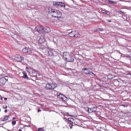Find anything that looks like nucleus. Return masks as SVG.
I'll list each match as a JSON object with an SVG mask.
<instances>
[{
	"label": "nucleus",
	"instance_id": "f257e3e1",
	"mask_svg": "<svg viewBox=\"0 0 131 131\" xmlns=\"http://www.w3.org/2000/svg\"><path fill=\"white\" fill-rule=\"evenodd\" d=\"M49 13H50L51 15L54 18H58V19H61L62 17V13L60 11L52 8L48 9Z\"/></svg>",
	"mask_w": 131,
	"mask_h": 131
},
{
	"label": "nucleus",
	"instance_id": "f03ea898",
	"mask_svg": "<svg viewBox=\"0 0 131 131\" xmlns=\"http://www.w3.org/2000/svg\"><path fill=\"white\" fill-rule=\"evenodd\" d=\"M63 57L67 62H74V59L72 58L70 53L64 52L63 53Z\"/></svg>",
	"mask_w": 131,
	"mask_h": 131
},
{
	"label": "nucleus",
	"instance_id": "7ed1b4c3",
	"mask_svg": "<svg viewBox=\"0 0 131 131\" xmlns=\"http://www.w3.org/2000/svg\"><path fill=\"white\" fill-rule=\"evenodd\" d=\"M69 36L70 37H79V33L77 31H72L69 33Z\"/></svg>",
	"mask_w": 131,
	"mask_h": 131
},
{
	"label": "nucleus",
	"instance_id": "20e7f679",
	"mask_svg": "<svg viewBox=\"0 0 131 131\" xmlns=\"http://www.w3.org/2000/svg\"><path fill=\"white\" fill-rule=\"evenodd\" d=\"M46 89L47 90H54V89H56L57 88V84L52 83V84H47L46 86Z\"/></svg>",
	"mask_w": 131,
	"mask_h": 131
},
{
	"label": "nucleus",
	"instance_id": "39448f33",
	"mask_svg": "<svg viewBox=\"0 0 131 131\" xmlns=\"http://www.w3.org/2000/svg\"><path fill=\"white\" fill-rule=\"evenodd\" d=\"M23 53H28V54H29V55L32 54V53H33V49H31L29 48H27V47H26V48H24L23 50Z\"/></svg>",
	"mask_w": 131,
	"mask_h": 131
},
{
	"label": "nucleus",
	"instance_id": "423d86ee",
	"mask_svg": "<svg viewBox=\"0 0 131 131\" xmlns=\"http://www.w3.org/2000/svg\"><path fill=\"white\" fill-rule=\"evenodd\" d=\"M35 31H37L39 33H43L45 30H43V27L39 26L36 27Z\"/></svg>",
	"mask_w": 131,
	"mask_h": 131
},
{
	"label": "nucleus",
	"instance_id": "0eeeda50",
	"mask_svg": "<svg viewBox=\"0 0 131 131\" xmlns=\"http://www.w3.org/2000/svg\"><path fill=\"white\" fill-rule=\"evenodd\" d=\"M14 60L17 62H21L24 60V58L19 55H16L15 56Z\"/></svg>",
	"mask_w": 131,
	"mask_h": 131
},
{
	"label": "nucleus",
	"instance_id": "6e6552de",
	"mask_svg": "<svg viewBox=\"0 0 131 131\" xmlns=\"http://www.w3.org/2000/svg\"><path fill=\"white\" fill-rule=\"evenodd\" d=\"M82 71L84 74H90V75H92L93 74V75H95V74L93 73V72H91L86 68H84L82 69Z\"/></svg>",
	"mask_w": 131,
	"mask_h": 131
},
{
	"label": "nucleus",
	"instance_id": "1a4fd4ad",
	"mask_svg": "<svg viewBox=\"0 0 131 131\" xmlns=\"http://www.w3.org/2000/svg\"><path fill=\"white\" fill-rule=\"evenodd\" d=\"M86 111H88V112H89V113H92V112H96V111H97V107H94L92 108H86Z\"/></svg>",
	"mask_w": 131,
	"mask_h": 131
},
{
	"label": "nucleus",
	"instance_id": "9d476101",
	"mask_svg": "<svg viewBox=\"0 0 131 131\" xmlns=\"http://www.w3.org/2000/svg\"><path fill=\"white\" fill-rule=\"evenodd\" d=\"M48 55L50 57H53L54 56V50L52 49H48L47 50Z\"/></svg>",
	"mask_w": 131,
	"mask_h": 131
},
{
	"label": "nucleus",
	"instance_id": "9b49d317",
	"mask_svg": "<svg viewBox=\"0 0 131 131\" xmlns=\"http://www.w3.org/2000/svg\"><path fill=\"white\" fill-rule=\"evenodd\" d=\"M44 32L46 33H49L51 32V29L49 27H46L45 28H43Z\"/></svg>",
	"mask_w": 131,
	"mask_h": 131
},
{
	"label": "nucleus",
	"instance_id": "f8f14e48",
	"mask_svg": "<svg viewBox=\"0 0 131 131\" xmlns=\"http://www.w3.org/2000/svg\"><path fill=\"white\" fill-rule=\"evenodd\" d=\"M46 41V39H45V37H41L39 39V43H43Z\"/></svg>",
	"mask_w": 131,
	"mask_h": 131
},
{
	"label": "nucleus",
	"instance_id": "ddd939ff",
	"mask_svg": "<svg viewBox=\"0 0 131 131\" xmlns=\"http://www.w3.org/2000/svg\"><path fill=\"white\" fill-rule=\"evenodd\" d=\"M23 74L24 75V76H22L23 78L29 79V78L28 77V76H27V74L26 73V72H23Z\"/></svg>",
	"mask_w": 131,
	"mask_h": 131
},
{
	"label": "nucleus",
	"instance_id": "4468645a",
	"mask_svg": "<svg viewBox=\"0 0 131 131\" xmlns=\"http://www.w3.org/2000/svg\"><path fill=\"white\" fill-rule=\"evenodd\" d=\"M58 7H60L61 8H65L66 5L63 2H59Z\"/></svg>",
	"mask_w": 131,
	"mask_h": 131
},
{
	"label": "nucleus",
	"instance_id": "2eb2a0df",
	"mask_svg": "<svg viewBox=\"0 0 131 131\" xmlns=\"http://www.w3.org/2000/svg\"><path fill=\"white\" fill-rule=\"evenodd\" d=\"M9 118H10V116H6L4 117V118H3V120H2V121H7V120H8Z\"/></svg>",
	"mask_w": 131,
	"mask_h": 131
},
{
	"label": "nucleus",
	"instance_id": "dca6fc26",
	"mask_svg": "<svg viewBox=\"0 0 131 131\" xmlns=\"http://www.w3.org/2000/svg\"><path fill=\"white\" fill-rule=\"evenodd\" d=\"M5 79L6 78H3L2 79H0V84L1 85H4V84H5V82H3L2 84H1V83H2V81H4V80H5Z\"/></svg>",
	"mask_w": 131,
	"mask_h": 131
},
{
	"label": "nucleus",
	"instance_id": "f3484780",
	"mask_svg": "<svg viewBox=\"0 0 131 131\" xmlns=\"http://www.w3.org/2000/svg\"><path fill=\"white\" fill-rule=\"evenodd\" d=\"M53 6L54 7H59V2H53Z\"/></svg>",
	"mask_w": 131,
	"mask_h": 131
},
{
	"label": "nucleus",
	"instance_id": "a211bd4d",
	"mask_svg": "<svg viewBox=\"0 0 131 131\" xmlns=\"http://www.w3.org/2000/svg\"><path fill=\"white\" fill-rule=\"evenodd\" d=\"M98 131H105V128L101 127L98 129Z\"/></svg>",
	"mask_w": 131,
	"mask_h": 131
},
{
	"label": "nucleus",
	"instance_id": "6ab92c4d",
	"mask_svg": "<svg viewBox=\"0 0 131 131\" xmlns=\"http://www.w3.org/2000/svg\"><path fill=\"white\" fill-rule=\"evenodd\" d=\"M37 131H45V130L42 128H39Z\"/></svg>",
	"mask_w": 131,
	"mask_h": 131
},
{
	"label": "nucleus",
	"instance_id": "aec40b11",
	"mask_svg": "<svg viewBox=\"0 0 131 131\" xmlns=\"http://www.w3.org/2000/svg\"><path fill=\"white\" fill-rule=\"evenodd\" d=\"M35 73H36V71H35V70H32V74H35Z\"/></svg>",
	"mask_w": 131,
	"mask_h": 131
},
{
	"label": "nucleus",
	"instance_id": "412c9836",
	"mask_svg": "<svg viewBox=\"0 0 131 131\" xmlns=\"http://www.w3.org/2000/svg\"><path fill=\"white\" fill-rule=\"evenodd\" d=\"M12 124H13L14 125H15L16 124V121H12Z\"/></svg>",
	"mask_w": 131,
	"mask_h": 131
},
{
	"label": "nucleus",
	"instance_id": "4be33fe9",
	"mask_svg": "<svg viewBox=\"0 0 131 131\" xmlns=\"http://www.w3.org/2000/svg\"><path fill=\"white\" fill-rule=\"evenodd\" d=\"M109 3H110V4H115V3L112 1H109Z\"/></svg>",
	"mask_w": 131,
	"mask_h": 131
},
{
	"label": "nucleus",
	"instance_id": "5701e85b",
	"mask_svg": "<svg viewBox=\"0 0 131 131\" xmlns=\"http://www.w3.org/2000/svg\"><path fill=\"white\" fill-rule=\"evenodd\" d=\"M30 70V69H29V70H26V71H27V72H28V73H29V74H30L31 72H30V71H29Z\"/></svg>",
	"mask_w": 131,
	"mask_h": 131
},
{
	"label": "nucleus",
	"instance_id": "b1692460",
	"mask_svg": "<svg viewBox=\"0 0 131 131\" xmlns=\"http://www.w3.org/2000/svg\"><path fill=\"white\" fill-rule=\"evenodd\" d=\"M61 99H64V97H65V96L63 95H61Z\"/></svg>",
	"mask_w": 131,
	"mask_h": 131
},
{
	"label": "nucleus",
	"instance_id": "393cba45",
	"mask_svg": "<svg viewBox=\"0 0 131 131\" xmlns=\"http://www.w3.org/2000/svg\"><path fill=\"white\" fill-rule=\"evenodd\" d=\"M107 12L105 11V10H102V13H103V14H106Z\"/></svg>",
	"mask_w": 131,
	"mask_h": 131
},
{
	"label": "nucleus",
	"instance_id": "a878e982",
	"mask_svg": "<svg viewBox=\"0 0 131 131\" xmlns=\"http://www.w3.org/2000/svg\"><path fill=\"white\" fill-rule=\"evenodd\" d=\"M105 14H106V15H110V12H106L105 13Z\"/></svg>",
	"mask_w": 131,
	"mask_h": 131
},
{
	"label": "nucleus",
	"instance_id": "bb28decb",
	"mask_svg": "<svg viewBox=\"0 0 131 131\" xmlns=\"http://www.w3.org/2000/svg\"><path fill=\"white\" fill-rule=\"evenodd\" d=\"M3 108L4 109H7L8 108V106H6L5 107L4 106Z\"/></svg>",
	"mask_w": 131,
	"mask_h": 131
},
{
	"label": "nucleus",
	"instance_id": "cd10ccee",
	"mask_svg": "<svg viewBox=\"0 0 131 131\" xmlns=\"http://www.w3.org/2000/svg\"><path fill=\"white\" fill-rule=\"evenodd\" d=\"M5 113H7V112H8V110H6L5 111Z\"/></svg>",
	"mask_w": 131,
	"mask_h": 131
},
{
	"label": "nucleus",
	"instance_id": "c85d7f7f",
	"mask_svg": "<svg viewBox=\"0 0 131 131\" xmlns=\"http://www.w3.org/2000/svg\"><path fill=\"white\" fill-rule=\"evenodd\" d=\"M40 111H41V110H39L38 111V112H40Z\"/></svg>",
	"mask_w": 131,
	"mask_h": 131
},
{
	"label": "nucleus",
	"instance_id": "c756f323",
	"mask_svg": "<svg viewBox=\"0 0 131 131\" xmlns=\"http://www.w3.org/2000/svg\"><path fill=\"white\" fill-rule=\"evenodd\" d=\"M4 99L6 100H7V98H4Z\"/></svg>",
	"mask_w": 131,
	"mask_h": 131
},
{
	"label": "nucleus",
	"instance_id": "7c9ffc66",
	"mask_svg": "<svg viewBox=\"0 0 131 131\" xmlns=\"http://www.w3.org/2000/svg\"><path fill=\"white\" fill-rule=\"evenodd\" d=\"M13 119L14 120L16 119V118H13Z\"/></svg>",
	"mask_w": 131,
	"mask_h": 131
},
{
	"label": "nucleus",
	"instance_id": "2f4dec72",
	"mask_svg": "<svg viewBox=\"0 0 131 131\" xmlns=\"http://www.w3.org/2000/svg\"><path fill=\"white\" fill-rule=\"evenodd\" d=\"M121 12H122L121 11H119V13H121Z\"/></svg>",
	"mask_w": 131,
	"mask_h": 131
},
{
	"label": "nucleus",
	"instance_id": "473e14b6",
	"mask_svg": "<svg viewBox=\"0 0 131 131\" xmlns=\"http://www.w3.org/2000/svg\"><path fill=\"white\" fill-rule=\"evenodd\" d=\"M18 131H22V130L21 129H19Z\"/></svg>",
	"mask_w": 131,
	"mask_h": 131
},
{
	"label": "nucleus",
	"instance_id": "72a5a7b5",
	"mask_svg": "<svg viewBox=\"0 0 131 131\" xmlns=\"http://www.w3.org/2000/svg\"><path fill=\"white\" fill-rule=\"evenodd\" d=\"M70 128H72V126H71L70 127Z\"/></svg>",
	"mask_w": 131,
	"mask_h": 131
},
{
	"label": "nucleus",
	"instance_id": "f704fd0d",
	"mask_svg": "<svg viewBox=\"0 0 131 131\" xmlns=\"http://www.w3.org/2000/svg\"><path fill=\"white\" fill-rule=\"evenodd\" d=\"M108 22H111V20H108Z\"/></svg>",
	"mask_w": 131,
	"mask_h": 131
},
{
	"label": "nucleus",
	"instance_id": "c9c22d12",
	"mask_svg": "<svg viewBox=\"0 0 131 131\" xmlns=\"http://www.w3.org/2000/svg\"><path fill=\"white\" fill-rule=\"evenodd\" d=\"M28 67H27V68H26V69H28Z\"/></svg>",
	"mask_w": 131,
	"mask_h": 131
},
{
	"label": "nucleus",
	"instance_id": "e433bc0d",
	"mask_svg": "<svg viewBox=\"0 0 131 131\" xmlns=\"http://www.w3.org/2000/svg\"><path fill=\"white\" fill-rule=\"evenodd\" d=\"M98 31H100V29H99V30H98Z\"/></svg>",
	"mask_w": 131,
	"mask_h": 131
},
{
	"label": "nucleus",
	"instance_id": "4c0bfd02",
	"mask_svg": "<svg viewBox=\"0 0 131 131\" xmlns=\"http://www.w3.org/2000/svg\"><path fill=\"white\" fill-rule=\"evenodd\" d=\"M120 1H122V0H120Z\"/></svg>",
	"mask_w": 131,
	"mask_h": 131
},
{
	"label": "nucleus",
	"instance_id": "58836bf2",
	"mask_svg": "<svg viewBox=\"0 0 131 131\" xmlns=\"http://www.w3.org/2000/svg\"><path fill=\"white\" fill-rule=\"evenodd\" d=\"M0 111H1V109H0Z\"/></svg>",
	"mask_w": 131,
	"mask_h": 131
}]
</instances>
